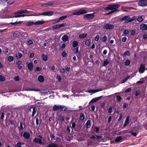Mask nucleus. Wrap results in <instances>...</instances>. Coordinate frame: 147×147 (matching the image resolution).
I'll return each instance as SVG.
<instances>
[{
  "label": "nucleus",
  "instance_id": "nucleus-43",
  "mask_svg": "<svg viewBox=\"0 0 147 147\" xmlns=\"http://www.w3.org/2000/svg\"><path fill=\"white\" fill-rule=\"evenodd\" d=\"M8 59L9 62H11L13 61L14 58L12 56H9L8 57Z\"/></svg>",
  "mask_w": 147,
  "mask_h": 147
},
{
  "label": "nucleus",
  "instance_id": "nucleus-56",
  "mask_svg": "<svg viewBox=\"0 0 147 147\" xmlns=\"http://www.w3.org/2000/svg\"><path fill=\"white\" fill-rule=\"evenodd\" d=\"M5 114L3 112L2 113L1 115L0 118V119L1 120H3V119Z\"/></svg>",
  "mask_w": 147,
  "mask_h": 147
},
{
  "label": "nucleus",
  "instance_id": "nucleus-59",
  "mask_svg": "<svg viewBox=\"0 0 147 147\" xmlns=\"http://www.w3.org/2000/svg\"><path fill=\"white\" fill-rule=\"evenodd\" d=\"M99 38V35H97L95 37V40L96 41H98Z\"/></svg>",
  "mask_w": 147,
  "mask_h": 147
},
{
  "label": "nucleus",
  "instance_id": "nucleus-23",
  "mask_svg": "<svg viewBox=\"0 0 147 147\" xmlns=\"http://www.w3.org/2000/svg\"><path fill=\"white\" fill-rule=\"evenodd\" d=\"M38 80L40 82H43L44 80V77L42 76H39L38 77Z\"/></svg>",
  "mask_w": 147,
  "mask_h": 147
},
{
  "label": "nucleus",
  "instance_id": "nucleus-24",
  "mask_svg": "<svg viewBox=\"0 0 147 147\" xmlns=\"http://www.w3.org/2000/svg\"><path fill=\"white\" fill-rule=\"evenodd\" d=\"M91 120H88L85 124L86 126V127L87 129L89 128L91 126L90 125Z\"/></svg>",
  "mask_w": 147,
  "mask_h": 147
},
{
  "label": "nucleus",
  "instance_id": "nucleus-58",
  "mask_svg": "<svg viewBox=\"0 0 147 147\" xmlns=\"http://www.w3.org/2000/svg\"><path fill=\"white\" fill-rule=\"evenodd\" d=\"M121 99L122 98L121 96H116V99L118 101H120Z\"/></svg>",
  "mask_w": 147,
  "mask_h": 147
},
{
  "label": "nucleus",
  "instance_id": "nucleus-64",
  "mask_svg": "<svg viewBox=\"0 0 147 147\" xmlns=\"http://www.w3.org/2000/svg\"><path fill=\"white\" fill-rule=\"evenodd\" d=\"M22 63V61H18L16 62V64L17 65H18V64H19V65H20Z\"/></svg>",
  "mask_w": 147,
  "mask_h": 147
},
{
  "label": "nucleus",
  "instance_id": "nucleus-22",
  "mask_svg": "<svg viewBox=\"0 0 147 147\" xmlns=\"http://www.w3.org/2000/svg\"><path fill=\"white\" fill-rule=\"evenodd\" d=\"M129 117L128 116L126 117L124 123L123 125V127H126L129 123Z\"/></svg>",
  "mask_w": 147,
  "mask_h": 147
},
{
  "label": "nucleus",
  "instance_id": "nucleus-46",
  "mask_svg": "<svg viewBox=\"0 0 147 147\" xmlns=\"http://www.w3.org/2000/svg\"><path fill=\"white\" fill-rule=\"evenodd\" d=\"M27 90L28 91H39L40 90L36 89L31 88L28 89Z\"/></svg>",
  "mask_w": 147,
  "mask_h": 147
},
{
  "label": "nucleus",
  "instance_id": "nucleus-61",
  "mask_svg": "<svg viewBox=\"0 0 147 147\" xmlns=\"http://www.w3.org/2000/svg\"><path fill=\"white\" fill-rule=\"evenodd\" d=\"M113 112L112 108V107H109L108 109V112L109 113H111Z\"/></svg>",
  "mask_w": 147,
  "mask_h": 147
},
{
  "label": "nucleus",
  "instance_id": "nucleus-40",
  "mask_svg": "<svg viewBox=\"0 0 147 147\" xmlns=\"http://www.w3.org/2000/svg\"><path fill=\"white\" fill-rule=\"evenodd\" d=\"M130 60L127 59L124 62V64L126 66H128L130 65Z\"/></svg>",
  "mask_w": 147,
  "mask_h": 147
},
{
  "label": "nucleus",
  "instance_id": "nucleus-62",
  "mask_svg": "<svg viewBox=\"0 0 147 147\" xmlns=\"http://www.w3.org/2000/svg\"><path fill=\"white\" fill-rule=\"evenodd\" d=\"M128 31L127 30H125L123 32V34L125 35L127 34H128Z\"/></svg>",
  "mask_w": 147,
  "mask_h": 147
},
{
  "label": "nucleus",
  "instance_id": "nucleus-30",
  "mask_svg": "<svg viewBox=\"0 0 147 147\" xmlns=\"http://www.w3.org/2000/svg\"><path fill=\"white\" fill-rule=\"evenodd\" d=\"M100 90H99L98 89H97V90L90 89V90H88V92L90 93H95V92H96L99 91Z\"/></svg>",
  "mask_w": 147,
  "mask_h": 147
},
{
  "label": "nucleus",
  "instance_id": "nucleus-36",
  "mask_svg": "<svg viewBox=\"0 0 147 147\" xmlns=\"http://www.w3.org/2000/svg\"><path fill=\"white\" fill-rule=\"evenodd\" d=\"M109 63V62L107 59L103 63L102 65L103 66H106Z\"/></svg>",
  "mask_w": 147,
  "mask_h": 147
},
{
  "label": "nucleus",
  "instance_id": "nucleus-48",
  "mask_svg": "<svg viewBox=\"0 0 147 147\" xmlns=\"http://www.w3.org/2000/svg\"><path fill=\"white\" fill-rule=\"evenodd\" d=\"M5 80V78L2 75H0V81L3 82Z\"/></svg>",
  "mask_w": 147,
  "mask_h": 147
},
{
  "label": "nucleus",
  "instance_id": "nucleus-3",
  "mask_svg": "<svg viewBox=\"0 0 147 147\" xmlns=\"http://www.w3.org/2000/svg\"><path fill=\"white\" fill-rule=\"evenodd\" d=\"M64 107H65L64 106L60 105H55L53 107L52 110L54 111H57L58 110L62 111L63 110Z\"/></svg>",
  "mask_w": 147,
  "mask_h": 147
},
{
  "label": "nucleus",
  "instance_id": "nucleus-13",
  "mask_svg": "<svg viewBox=\"0 0 147 147\" xmlns=\"http://www.w3.org/2000/svg\"><path fill=\"white\" fill-rule=\"evenodd\" d=\"M33 141L36 143L39 144L40 145L43 144V143L42 142V140L40 138H35L34 139Z\"/></svg>",
  "mask_w": 147,
  "mask_h": 147
},
{
  "label": "nucleus",
  "instance_id": "nucleus-39",
  "mask_svg": "<svg viewBox=\"0 0 147 147\" xmlns=\"http://www.w3.org/2000/svg\"><path fill=\"white\" fill-rule=\"evenodd\" d=\"M129 76H127L126 77L124 78L121 81V82L122 83H125V82L127 80L129 79Z\"/></svg>",
  "mask_w": 147,
  "mask_h": 147
},
{
  "label": "nucleus",
  "instance_id": "nucleus-57",
  "mask_svg": "<svg viewBox=\"0 0 147 147\" xmlns=\"http://www.w3.org/2000/svg\"><path fill=\"white\" fill-rule=\"evenodd\" d=\"M23 144V143H22L20 142H18L16 144V146L18 147H21L22 145Z\"/></svg>",
  "mask_w": 147,
  "mask_h": 147
},
{
  "label": "nucleus",
  "instance_id": "nucleus-7",
  "mask_svg": "<svg viewBox=\"0 0 147 147\" xmlns=\"http://www.w3.org/2000/svg\"><path fill=\"white\" fill-rule=\"evenodd\" d=\"M53 11H51L43 12L42 13L40 14L39 15H37V16L39 15H44L45 16H53Z\"/></svg>",
  "mask_w": 147,
  "mask_h": 147
},
{
  "label": "nucleus",
  "instance_id": "nucleus-41",
  "mask_svg": "<svg viewBox=\"0 0 147 147\" xmlns=\"http://www.w3.org/2000/svg\"><path fill=\"white\" fill-rule=\"evenodd\" d=\"M100 39L103 42H105L107 40V37L106 36H104Z\"/></svg>",
  "mask_w": 147,
  "mask_h": 147
},
{
  "label": "nucleus",
  "instance_id": "nucleus-26",
  "mask_svg": "<svg viewBox=\"0 0 147 147\" xmlns=\"http://www.w3.org/2000/svg\"><path fill=\"white\" fill-rule=\"evenodd\" d=\"M85 118V116L84 113H81L80 114L79 119L81 121H83Z\"/></svg>",
  "mask_w": 147,
  "mask_h": 147
},
{
  "label": "nucleus",
  "instance_id": "nucleus-4",
  "mask_svg": "<svg viewBox=\"0 0 147 147\" xmlns=\"http://www.w3.org/2000/svg\"><path fill=\"white\" fill-rule=\"evenodd\" d=\"M87 12L86 10L84 9H81L79 11H76L73 12V15H79L82 14H85Z\"/></svg>",
  "mask_w": 147,
  "mask_h": 147
},
{
  "label": "nucleus",
  "instance_id": "nucleus-42",
  "mask_svg": "<svg viewBox=\"0 0 147 147\" xmlns=\"http://www.w3.org/2000/svg\"><path fill=\"white\" fill-rule=\"evenodd\" d=\"M59 119L60 120L61 122H62L64 121L65 118L63 116L60 115L59 116Z\"/></svg>",
  "mask_w": 147,
  "mask_h": 147
},
{
  "label": "nucleus",
  "instance_id": "nucleus-11",
  "mask_svg": "<svg viewBox=\"0 0 147 147\" xmlns=\"http://www.w3.org/2000/svg\"><path fill=\"white\" fill-rule=\"evenodd\" d=\"M145 65L144 64H141L139 70V72L140 73H143L145 70Z\"/></svg>",
  "mask_w": 147,
  "mask_h": 147
},
{
  "label": "nucleus",
  "instance_id": "nucleus-12",
  "mask_svg": "<svg viewBox=\"0 0 147 147\" xmlns=\"http://www.w3.org/2000/svg\"><path fill=\"white\" fill-rule=\"evenodd\" d=\"M66 23H63L60 24L55 25L53 26V28L55 29H57L61 27H62L66 25Z\"/></svg>",
  "mask_w": 147,
  "mask_h": 147
},
{
  "label": "nucleus",
  "instance_id": "nucleus-47",
  "mask_svg": "<svg viewBox=\"0 0 147 147\" xmlns=\"http://www.w3.org/2000/svg\"><path fill=\"white\" fill-rule=\"evenodd\" d=\"M37 16V15H36V14H32V15H25V14L20 15V17H24L26 16Z\"/></svg>",
  "mask_w": 147,
  "mask_h": 147
},
{
  "label": "nucleus",
  "instance_id": "nucleus-17",
  "mask_svg": "<svg viewBox=\"0 0 147 147\" xmlns=\"http://www.w3.org/2000/svg\"><path fill=\"white\" fill-rule=\"evenodd\" d=\"M54 3L51 2H49L46 3H43L42 6L44 7H47L48 6L49 7H52L53 6Z\"/></svg>",
  "mask_w": 147,
  "mask_h": 147
},
{
  "label": "nucleus",
  "instance_id": "nucleus-9",
  "mask_svg": "<svg viewBox=\"0 0 147 147\" xmlns=\"http://www.w3.org/2000/svg\"><path fill=\"white\" fill-rule=\"evenodd\" d=\"M114 26L112 24H107L103 26V28L106 30H111L113 29Z\"/></svg>",
  "mask_w": 147,
  "mask_h": 147
},
{
  "label": "nucleus",
  "instance_id": "nucleus-51",
  "mask_svg": "<svg viewBox=\"0 0 147 147\" xmlns=\"http://www.w3.org/2000/svg\"><path fill=\"white\" fill-rule=\"evenodd\" d=\"M94 131L96 133H98V131H99V128L96 126H95L94 127Z\"/></svg>",
  "mask_w": 147,
  "mask_h": 147
},
{
  "label": "nucleus",
  "instance_id": "nucleus-2",
  "mask_svg": "<svg viewBox=\"0 0 147 147\" xmlns=\"http://www.w3.org/2000/svg\"><path fill=\"white\" fill-rule=\"evenodd\" d=\"M135 16H134L130 19V17L129 16H125L122 17L120 20L122 21L127 20L125 21V23H128L134 21L135 20Z\"/></svg>",
  "mask_w": 147,
  "mask_h": 147
},
{
  "label": "nucleus",
  "instance_id": "nucleus-38",
  "mask_svg": "<svg viewBox=\"0 0 147 147\" xmlns=\"http://www.w3.org/2000/svg\"><path fill=\"white\" fill-rule=\"evenodd\" d=\"M42 58L43 60L45 61H46L47 59V55L45 54H42Z\"/></svg>",
  "mask_w": 147,
  "mask_h": 147
},
{
  "label": "nucleus",
  "instance_id": "nucleus-52",
  "mask_svg": "<svg viewBox=\"0 0 147 147\" xmlns=\"http://www.w3.org/2000/svg\"><path fill=\"white\" fill-rule=\"evenodd\" d=\"M141 94V92L140 90H137L136 92L135 95L136 96H138Z\"/></svg>",
  "mask_w": 147,
  "mask_h": 147
},
{
  "label": "nucleus",
  "instance_id": "nucleus-21",
  "mask_svg": "<svg viewBox=\"0 0 147 147\" xmlns=\"http://www.w3.org/2000/svg\"><path fill=\"white\" fill-rule=\"evenodd\" d=\"M44 23L45 22L43 20H42L41 21L38 20L35 22V25H40L44 24Z\"/></svg>",
  "mask_w": 147,
  "mask_h": 147
},
{
  "label": "nucleus",
  "instance_id": "nucleus-8",
  "mask_svg": "<svg viewBox=\"0 0 147 147\" xmlns=\"http://www.w3.org/2000/svg\"><path fill=\"white\" fill-rule=\"evenodd\" d=\"M94 17V15L93 13H89L85 15L84 18L86 20H91Z\"/></svg>",
  "mask_w": 147,
  "mask_h": 147
},
{
  "label": "nucleus",
  "instance_id": "nucleus-31",
  "mask_svg": "<svg viewBox=\"0 0 147 147\" xmlns=\"http://www.w3.org/2000/svg\"><path fill=\"white\" fill-rule=\"evenodd\" d=\"M78 45V42L76 41H74L72 43V45L73 47H77Z\"/></svg>",
  "mask_w": 147,
  "mask_h": 147
},
{
  "label": "nucleus",
  "instance_id": "nucleus-44",
  "mask_svg": "<svg viewBox=\"0 0 147 147\" xmlns=\"http://www.w3.org/2000/svg\"><path fill=\"white\" fill-rule=\"evenodd\" d=\"M90 44V39L87 40L85 42V44L87 46H89Z\"/></svg>",
  "mask_w": 147,
  "mask_h": 147
},
{
  "label": "nucleus",
  "instance_id": "nucleus-27",
  "mask_svg": "<svg viewBox=\"0 0 147 147\" xmlns=\"http://www.w3.org/2000/svg\"><path fill=\"white\" fill-rule=\"evenodd\" d=\"M87 36V33H83L81 34H80L79 35V37L81 39L84 38L85 37H86Z\"/></svg>",
  "mask_w": 147,
  "mask_h": 147
},
{
  "label": "nucleus",
  "instance_id": "nucleus-6",
  "mask_svg": "<svg viewBox=\"0 0 147 147\" xmlns=\"http://www.w3.org/2000/svg\"><path fill=\"white\" fill-rule=\"evenodd\" d=\"M30 12V11H28L26 10H18L14 12V14L16 15L18 14H21L25 13H26L28 14H29Z\"/></svg>",
  "mask_w": 147,
  "mask_h": 147
},
{
  "label": "nucleus",
  "instance_id": "nucleus-60",
  "mask_svg": "<svg viewBox=\"0 0 147 147\" xmlns=\"http://www.w3.org/2000/svg\"><path fill=\"white\" fill-rule=\"evenodd\" d=\"M131 88H127L125 90V92H129L131 91Z\"/></svg>",
  "mask_w": 147,
  "mask_h": 147
},
{
  "label": "nucleus",
  "instance_id": "nucleus-63",
  "mask_svg": "<svg viewBox=\"0 0 147 147\" xmlns=\"http://www.w3.org/2000/svg\"><path fill=\"white\" fill-rule=\"evenodd\" d=\"M22 63V61H18L16 62V64L17 65H18V64H19V65H20Z\"/></svg>",
  "mask_w": 147,
  "mask_h": 147
},
{
  "label": "nucleus",
  "instance_id": "nucleus-1",
  "mask_svg": "<svg viewBox=\"0 0 147 147\" xmlns=\"http://www.w3.org/2000/svg\"><path fill=\"white\" fill-rule=\"evenodd\" d=\"M120 6V5L118 4H116L115 5H109L107 6V7H103V9L105 10H112L109 12L107 13V15H108L111 14L115 11H118V9H117Z\"/></svg>",
  "mask_w": 147,
  "mask_h": 147
},
{
  "label": "nucleus",
  "instance_id": "nucleus-35",
  "mask_svg": "<svg viewBox=\"0 0 147 147\" xmlns=\"http://www.w3.org/2000/svg\"><path fill=\"white\" fill-rule=\"evenodd\" d=\"M130 53L129 51H126L123 54V57H125L126 55L129 56L130 55Z\"/></svg>",
  "mask_w": 147,
  "mask_h": 147
},
{
  "label": "nucleus",
  "instance_id": "nucleus-45",
  "mask_svg": "<svg viewBox=\"0 0 147 147\" xmlns=\"http://www.w3.org/2000/svg\"><path fill=\"white\" fill-rule=\"evenodd\" d=\"M131 35L132 36L134 35L136 33V30H130Z\"/></svg>",
  "mask_w": 147,
  "mask_h": 147
},
{
  "label": "nucleus",
  "instance_id": "nucleus-32",
  "mask_svg": "<svg viewBox=\"0 0 147 147\" xmlns=\"http://www.w3.org/2000/svg\"><path fill=\"white\" fill-rule=\"evenodd\" d=\"M22 56V54L20 53H18L16 54V57L17 59H19Z\"/></svg>",
  "mask_w": 147,
  "mask_h": 147
},
{
  "label": "nucleus",
  "instance_id": "nucleus-29",
  "mask_svg": "<svg viewBox=\"0 0 147 147\" xmlns=\"http://www.w3.org/2000/svg\"><path fill=\"white\" fill-rule=\"evenodd\" d=\"M23 22V21H19V22H11L10 23V24L12 25L16 26V24H21Z\"/></svg>",
  "mask_w": 147,
  "mask_h": 147
},
{
  "label": "nucleus",
  "instance_id": "nucleus-28",
  "mask_svg": "<svg viewBox=\"0 0 147 147\" xmlns=\"http://www.w3.org/2000/svg\"><path fill=\"white\" fill-rule=\"evenodd\" d=\"M58 146L57 144L52 143L47 146V147H58Z\"/></svg>",
  "mask_w": 147,
  "mask_h": 147
},
{
  "label": "nucleus",
  "instance_id": "nucleus-49",
  "mask_svg": "<svg viewBox=\"0 0 147 147\" xmlns=\"http://www.w3.org/2000/svg\"><path fill=\"white\" fill-rule=\"evenodd\" d=\"M67 18V16H63L61 17H60L59 19L61 21V20H63L66 18Z\"/></svg>",
  "mask_w": 147,
  "mask_h": 147
},
{
  "label": "nucleus",
  "instance_id": "nucleus-16",
  "mask_svg": "<svg viewBox=\"0 0 147 147\" xmlns=\"http://www.w3.org/2000/svg\"><path fill=\"white\" fill-rule=\"evenodd\" d=\"M102 96H100V97H96V98H93L91 101L89 103H93L94 102H96L98 100L102 98Z\"/></svg>",
  "mask_w": 147,
  "mask_h": 147
},
{
  "label": "nucleus",
  "instance_id": "nucleus-34",
  "mask_svg": "<svg viewBox=\"0 0 147 147\" xmlns=\"http://www.w3.org/2000/svg\"><path fill=\"white\" fill-rule=\"evenodd\" d=\"M5 1L8 3L10 5L12 4L15 2V0H5Z\"/></svg>",
  "mask_w": 147,
  "mask_h": 147
},
{
  "label": "nucleus",
  "instance_id": "nucleus-15",
  "mask_svg": "<svg viewBox=\"0 0 147 147\" xmlns=\"http://www.w3.org/2000/svg\"><path fill=\"white\" fill-rule=\"evenodd\" d=\"M32 117H33L35 114L37 110V109L35 107H33L32 108H30L29 110L30 112H31L32 111Z\"/></svg>",
  "mask_w": 147,
  "mask_h": 147
},
{
  "label": "nucleus",
  "instance_id": "nucleus-50",
  "mask_svg": "<svg viewBox=\"0 0 147 147\" xmlns=\"http://www.w3.org/2000/svg\"><path fill=\"white\" fill-rule=\"evenodd\" d=\"M137 20L138 22H140L143 21V19L142 16H140L137 18Z\"/></svg>",
  "mask_w": 147,
  "mask_h": 147
},
{
  "label": "nucleus",
  "instance_id": "nucleus-5",
  "mask_svg": "<svg viewBox=\"0 0 147 147\" xmlns=\"http://www.w3.org/2000/svg\"><path fill=\"white\" fill-rule=\"evenodd\" d=\"M138 1V6L143 7L147 6V0H140Z\"/></svg>",
  "mask_w": 147,
  "mask_h": 147
},
{
  "label": "nucleus",
  "instance_id": "nucleus-55",
  "mask_svg": "<svg viewBox=\"0 0 147 147\" xmlns=\"http://www.w3.org/2000/svg\"><path fill=\"white\" fill-rule=\"evenodd\" d=\"M41 67H37L34 69V71L36 72V71H40L41 70Z\"/></svg>",
  "mask_w": 147,
  "mask_h": 147
},
{
  "label": "nucleus",
  "instance_id": "nucleus-53",
  "mask_svg": "<svg viewBox=\"0 0 147 147\" xmlns=\"http://www.w3.org/2000/svg\"><path fill=\"white\" fill-rule=\"evenodd\" d=\"M65 44L64 43L60 47V49H61V50H63V49H64V48L65 47Z\"/></svg>",
  "mask_w": 147,
  "mask_h": 147
},
{
  "label": "nucleus",
  "instance_id": "nucleus-14",
  "mask_svg": "<svg viewBox=\"0 0 147 147\" xmlns=\"http://www.w3.org/2000/svg\"><path fill=\"white\" fill-rule=\"evenodd\" d=\"M140 29L142 30H147V24H142L140 25Z\"/></svg>",
  "mask_w": 147,
  "mask_h": 147
},
{
  "label": "nucleus",
  "instance_id": "nucleus-18",
  "mask_svg": "<svg viewBox=\"0 0 147 147\" xmlns=\"http://www.w3.org/2000/svg\"><path fill=\"white\" fill-rule=\"evenodd\" d=\"M28 69L30 71H32L33 69V66L32 63L31 62H30L28 63L27 65Z\"/></svg>",
  "mask_w": 147,
  "mask_h": 147
},
{
  "label": "nucleus",
  "instance_id": "nucleus-33",
  "mask_svg": "<svg viewBox=\"0 0 147 147\" xmlns=\"http://www.w3.org/2000/svg\"><path fill=\"white\" fill-rule=\"evenodd\" d=\"M122 137L121 136H117L115 140V142H118L121 140L122 139Z\"/></svg>",
  "mask_w": 147,
  "mask_h": 147
},
{
  "label": "nucleus",
  "instance_id": "nucleus-20",
  "mask_svg": "<svg viewBox=\"0 0 147 147\" xmlns=\"http://www.w3.org/2000/svg\"><path fill=\"white\" fill-rule=\"evenodd\" d=\"M35 25V22L32 21H29L26 24V25L27 26L29 27Z\"/></svg>",
  "mask_w": 147,
  "mask_h": 147
},
{
  "label": "nucleus",
  "instance_id": "nucleus-37",
  "mask_svg": "<svg viewBox=\"0 0 147 147\" xmlns=\"http://www.w3.org/2000/svg\"><path fill=\"white\" fill-rule=\"evenodd\" d=\"M19 130L20 131H22L24 129V127H23V123L21 122H20V127H19Z\"/></svg>",
  "mask_w": 147,
  "mask_h": 147
},
{
  "label": "nucleus",
  "instance_id": "nucleus-19",
  "mask_svg": "<svg viewBox=\"0 0 147 147\" xmlns=\"http://www.w3.org/2000/svg\"><path fill=\"white\" fill-rule=\"evenodd\" d=\"M20 34V32L17 31H16L14 32L13 34V35L14 37H16L17 38H18Z\"/></svg>",
  "mask_w": 147,
  "mask_h": 147
},
{
  "label": "nucleus",
  "instance_id": "nucleus-54",
  "mask_svg": "<svg viewBox=\"0 0 147 147\" xmlns=\"http://www.w3.org/2000/svg\"><path fill=\"white\" fill-rule=\"evenodd\" d=\"M50 136L51 137V140H52L53 139L54 140H55V136L54 134H51Z\"/></svg>",
  "mask_w": 147,
  "mask_h": 147
},
{
  "label": "nucleus",
  "instance_id": "nucleus-25",
  "mask_svg": "<svg viewBox=\"0 0 147 147\" xmlns=\"http://www.w3.org/2000/svg\"><path fill=\"white\" fill-rule=\"evenodd\" d=\"M62 39L63 41L66 42L69 39L67 35H65L63 36Z\"/></svg>",
  "mask_w": 147,
  "mask_h": 147
},
{
  "label": "nucleus",
  "instance_id": "nucleus-10",
  "mask_svg": "<svg viewBox=\"0 0 147 147\" xmlns=\"http://www.w3.org/2000/svg\"><path fill=\"white\" fill-rule=\"evenodd\" d=\"M21 136H23L24 138L27 139H29L30 137V134L27 132H25L24 134L22 132L21 134Z\"/></svg>",
  "mask_w": 147,
  "mask_h": 147
}]
</instances>
